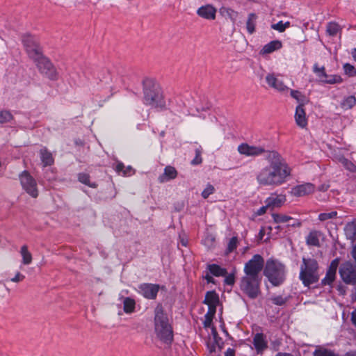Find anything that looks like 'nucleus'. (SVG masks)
I'll return each mask as SVG.
<instances>
[{
    "label": "nucleus",
    "instance_id": "nucleus-1",
    "mask_svg": "<svg viewBox=\"0 0 356 356\" xmlns=\"http://www.w3.org/2000/svg\"><path fill=\"white\" fill-rule=\"evenodd\" d=\"M269 165L263 168L257 175L259 185L278 186L286 181L291 175V168L276 151H268L265 156Z\"/></svg>",
    "mask_w": 356,
    "mask_h": 356
},
{
    "label": "nucleus",
    "instance_id": "nucleus-2",
    "mask_svg": "<svg viewBox=\"0 0 356 356\" xmlns=\"http://www.w3.org/2000/svg\"><path fill=\"white\" fill-rule=\"evenodd\" d=\"M144 103L154 108H163L165 106L159 84L153 79L146 78L143 81Z\"/></svg>",
    "mask_w": 356,
    "mask_h": 356
},
{
    "label": "nucleus",
    "instance_id": "nucleus-3",
    "mask_svg": "<svg viewBox=\"0 0 356 356\" xmlns=\"http://www.w3.org/2000/svg\"><path fill=\"white\" fill-rule=\"evenodd\" d=\"M154 314V330L157 337L164 343H171L173 338L172 329L161 305L156 307Z\"/></svg>",
    "mask_w": 356,
    "mask_h": 356
},
{
    "label": "nucleus",
    "instance_id": "nucleus-4",
    "mask_svg": "<svg viewBox=\"0 0 356 356\" xmlns=\"http://www.w3.org/2000/svg\"><path fill=\"white\" fill-rule=\"evenodd\" d=\"M319 265L314 258H302L300 268L299 279L306 287L317 283L320 279Z\"/></svg>",
    "mask_w": 356,
    "mask_h": 356
},
{
    "label": "nucleus",
    "instance_id": "nucleus-5",
    "mask_svg": "<svg viewBox=\"0 0 356 356\" xmlns=\"http://www.w3.org/2000/svg\"><path fill=\"white\" fill-rule=\"evenodd\" d=\"M264 275L273 286H280L286 278L285 266L278 260L270 258L265 264Z\"/></svg>",
    "mask_w": 356,
    "mask_h": 356
},
{
    "label": "nucleus",
    "instance_id": "nucleus-6",
    "mask_svg": "<svg viewBox=\"0 0 356 356\" xmlns=\"http://www.w3.org/2000/svg\"><path fill=\"white\" fill-rule=\"evenodd\" d=\"M261 277L243 275L239 283L240 290L250 299H256L261 293Z\"/></svg>",
    "mask_w": 356,
    "mask_h": 356
},
{
    "label": "nucleus",
    "instance_id": "nucleus-7",
    "mask_svg": "<svg viewBox=\"0 0 356 356\" xmlns=\"http://www.w3.org/2000/svg\"><path fill=\"white\" fill-rule=\"evenodd\" d=\"M264 266V258L260 254H256L245 264L244 274L250 277H261L260 273Z\"/></svg>",
    "mask_w": 356,
    "mask_h": 356
},
{
    "label": "nucleus",
    "instance_id": "nucleus-8",
    "mask_svg": "<svg viewBox=\"0 0 356 356\" xmlns=\"http://www.w3.org/2000/svg\"><path fill=\"white\" fill-rule=\"evenodd\" d=\"M22 42L29 56L35 63L44 57L41 47L31 35L24 36Z\"/></svg>",
    "mask_w": 356,
    "mask_h": 356
},
{
    "label": "nucleus",
    "instance_id": "nucleus-9",
    "mask_svg": "<svg viewBox=\"0 0 356 356\" xmlns=\"http://www.w3.org/2000/svg\"><path fill=\"white\" fill-rule=\"evenodd\" d=\"M19 180L23 189L32 197L38 196V190L35 179L26 170L19 175Z\"/></svg>",
    "mask_w": 356,
    "mask_h": 356
},
{
    "label": "nucleus",
    "instance_id": "nucleus-10",
    "mask_svg": "<svg viewBox=\"0 0 356 356\" xmlns=\"http://www.w3.org/2000/svg\"><path fill=\"white\" fill-rule=\"evenodd\" d=\"M339 273L346 284H356V265L350 261H346L340 266Z\"/></svg>",
    "mask_w": 356,
    "mask_h": 356
},
{
    "label": "nucleus",
    "instance_id": "nucleus-11",
    "mask_svg": "<svg viewBox=\"0 0 356 356\" xmlns=\"http://www.w3.org/2000/svg\"><path fill=\"white\" fill-rule=\"evenodd\" d=\"M313 72L319 79L321 82L327 84H334L340 83L342 82V79L339 75L331 74L328 75L325 72V68L324 66L319 67L317 63H315L313 66Z\"/></svg>",
    "mask_w": 356,
    "mask_h": 356
},
{
    "label": "nucleus",
    "instance_id": "nucleus-12",
    "mask_svg": "<svg viewBox=\"0 0 356 356\" xmlns=\"http://www.w3.org/2000/svg\"><path fill=\"white\" fill-rule=\"evenodd\" d=\"M39 71L51 80L58 79V72L54 65L46 57L42 58L36 62Z\"/></svg>",
    "mask_w": 356,
    "mask_h": 356
},
{
    "label": "nucleus",
    "instance_id": "nucleus-13",
    "mask_svg": "<svg viewBox=\"0 0 356 356\" xmlns=\"http://www.w3.org/2000/svg\"><path fill=\"white\" fill-rule=\"evenodd\" d=\"M237 149L241 154L246 156H257L268 152L261 146L250 145L248 143L239 145Z\"/></svg>",
    "mask_w": 356,
    "mask_h": 356
},
{
    "label": "nucleus",
    "instance_id": "nucleus-14",
    "mask_svg": "<svg viewBox=\"0 0 356 356\" xmlns=\"http://www.w3.org/2000/svg\"><path fill=\"white\" fill-rule=\"evenodd\" d=\"M339 259L338 258L332 260L327 270L325 277L321 280V285L331 286L336 278L337 270L339 266Z\"/></svg>",
    "mask_w": 356,
    "mask_h": 356
},
{
    "label": "nucleus",
    "instance_id": "nucleus-15",
    "mask_svg": "<svg viewBox=\"0 0 356 356\" xmlns=\"http://www.w3.org/2000/svg\"><path fill=\"white\" fill-rule=\"evenodd\" d=\"M140 293L147 299H155L159 290V285L144 283L139 286Z\"/></svg>",
    "mask_w": 356,
    "mask_h": 356
},
{
    "label": "nucleus",
    "instance_id": "nucleus-16",
    "mask_svg": "<svg viewBox=\"0 0 356 356\" xmlns=\"http://www.w3.org/2000/svg\"><path fill=\"white\" fill-rule=\"evenodd\" d=\"M286 195L283 194L272 193L265 201L267 207L273 209L281 207L286 202Z\"/></svg>",
    "mask_w": 356,
    "mask_h": 356
},
{
    "label": "nucleus",
    "instance_id": "nucleus-17",
    "mask_svg": "<svg viewBox=\"0 0 356 356\" xmlns=\"http://www.w3.org/2000/svg\"><path fill=\"white\" fill-rule=\"evenodd\" d=\"M266 81L269 87L279 91L284 92L289 90L284 83L278 79L273 74H268L266 76Z\"/></svg>",
    "mask_w": 356,
    "mask_h": 356
},
{
    "label": "nucleus",
    "instance_id": "nucleus-18",
    "mask_svg": "<svg viewBox=\"0 0 356 356\" xmlns=\"http://www.w3.org/2000/svg\"><path fill=\"white\" fill-rule=\"evenodd\" d=\"M197 14L204 19L213 20L216 18V9L213 6L207 4L199 8Z\"/></svg>",
    "mask_w": 356,
    "mask_h": 356
},
{
    "label": "nucleus",
    "instance_id": "nucleus-19",
    "mask_svg": "<svg viewBox=\"0 0 356 356\" xmlns=\"http://www.w3.org/2000/svg\"><path fill=\"white\" fill-rule=\"evenodd\" d=\"M253 344L257 353H261L268 348L266 335L263 333H257L253 337Z\"/></svg>",
    "mask_w": 356,
    "mask_h": 356
},
{
    "label": "nucleus",
    "instance_id": "nucleus-20",
    "mask_svg": "<svg viewBox=\"0 0 356 356\" xmlns=\"http://www.w3.org/2000/svg\"><path fill=\"white\" fill-rule=\"evenodd\" d=\"M178 172L175 167L172 165H167L164 168L163 173L160 175L158 177V181L160 183L168 182L177 177Z\"/></svg>",
    "mask_w": 356,
    "mask_h": 356
},
{
    "label": "nucleus",
    "instance_id": "nucleus-21",
    "mask_svg": "<svg viewBox=\"0 0 356 356\" xmlns=\"http://www.w3.org/2000/svg\"><path fill=\"white\" fill-rule=\"evenodd\" d=\"M314 191V186L313 184L307 183L294 187L292 189V193L295 196H304L310 194Z\"/></svg>",
    "mask_w": 356,
    "mask_h": 356
},
{
    "label": "nucleus",
    "instance_id": "nucleus-22",
    "mask_svg": "<svg viewBox=\"0 0 356 356\" xmlns=\"http://www.w3.org/2000/svg\"><path fill=\"white\" fill-rule=\"evenodd\" d=\"M295 120L297 125L301 128H305L307 125L305 111L303 106H298L296 109Z\"/></svg>",
    "mask_w": 356,
    "mask_h": 356
},
{
    "label": "nucleus",
    "instance_id": "nucleus-23",
    "mask_svg": "<svg viewBox=\"0 0 356 356\" xmlns=\"http://www.w3.org/2000/svg\"><path fill=\"white\" fill-rule=\"evenodd\" d=\"M40 155L44 167L51 165L54 163V159L53 158L52 154L48 151L46 147L40 149Z\"/></svg>",
    "mask_w": 356,
    "mask_h": 356
},
{
    "label": "nucleus",
    "instance_id": "nucleus-24",
    "mask_svg": "<svg viewBox=\"0 0 356 356\" xmlns=\"http://www.w3.org/2000/svg\"><path fill=\"white\" fill-rule=\"evenodd\" d=\"M282 47V42L280 40H273L266 44L262 48L261 53L263 54H270Z\"/></svg>",
    "mask_w": 356,
    "mask_h": 356
},
{
    "label": "nucleus",
    "instance_id": "nucleus-25",
    "mask_svg": "<svg viewBox=\"0 0 356 356\" xmlns=\"http://www.w3.org/2000/svg\"><path fill=\"white\" fill-rule=\"evenodd\" d=\"M203 302L207 305H218L219 302L218 295L214 291H207Z\"/></svg>",
    "mask_w": 356,
    "mask_h": 356
},
{
    "label": "nucleus",
    "instance_id": "nucleus-26",
    "mask_svg": "<svg viewBox=\"0 0 356 356\" xmlns=\"http://www.w3.org/2000/svg\"><path fill=\"white\" fill-rule=\"evenodd\" d=\"M346 236L354 242L356 239V223L355 222H348L345 227Z\"/></svg>",
    "mask_w": 356,
    "mask_h": 356
},
{
    "label": "nucleus",
    "instance_id": "nucleus-27",
    "mask_svg": "<svg viewBox=\"0 0 356 356\" xmlns=\"http://www.w3.org/2000/svg\"><path fill=\"white\" fill-rule=\"evenodd\" d=\"M257 15L255 13H250L246 22V29L250 34H252L255 31V26L257 23Z\"/></svg>",
    "mask_w": 356,
    "mask_h": 356
},
{
    "label": "nucleus",
    "instance_id": "nucleus-28",
    "mask_svg": "<svg viewBox=\"0 0 356 356\" xmlns=\"http://www.w3.org/2000/svg\"><path fill=\"white\" fill-rule=\"evenodd\" d=\"M306 243L308 245L320 246L319 234L316 231H312L306 237Z\"/></svg>",
    "mask_w": 356,
    "mask_h": 356
},
{
    "label": "nucleus",
    "instance_id": "nucleus-29",
    "mask_svg": "<svg viewBox=\"0 0 356 356\" xmlns=\"http://www.w3.org/2000/svg\"><path fill=\"white\" fill-rule=\"evenodd\" d=\"M207 269L212 275L216 277L225 276L227 273L225 268H222L217 264H209Z\"/></svg>",
    "mask_w": 356,
    "mask_h": 356
},
{
    "label": "nucleus",
    "instance_id": "nucleus-30",
    "mask_svg": "<svg viewBox=\"0 0 356 356\" xmlns=\"http://www.w3.org/2000/svg\"><path fill=\"white\" fill-rule=\"evenodd\" d=\"M20 254L22 257V264L24 265H29L32 261V255L28 250V247L26 245L22 246L20 250Z\"/></svg>",
    "mask_w": 356,
    "mask_h": 356
},
{
    "label": "nucleus",
    "instance_id": "nucleus-31",
    "mask_svg": "<svg viewBox=\"0 0 356 356\" xmlns=\"http://www.w3.org/2000/svg\"><path fill=\"white\" fill-rule=\"evenodd\" d=\"M135 300L129 297L125 298L123 300V309L125 313L130 314L135 309Z\"/></svg>",
    "mask_w": 356,
    "mask_h": 356
},
{
    "label": "nucleus",
    "instance_id": "nucleus-32",
    "mask_svg": "<svg viewBox=\"0 0 356 356\" xmlns=\"http://www.w3.org/2000/svg\"><path fill=\"white\" fill-rule=\"evenodd\" d=\"M291 95L299 103L298 106H304L308 102L307 97L298 90H291Z\"/></svg>",
    "mask_w": 356,
    "mask_h": 356
},
{
    "label": "nucleus",
    "instance_id": "nucleus-33",
    "mask_svg": "<svg viewBox=\"0 0 356 356\" xmlns=\"http://www.w3.org/2000/svg\"><path fill=\"white\" fill-rule=\"evenodd\" d=\"M356 104V98L353 95L348 96L343 99L341 107L345 110L352 108Z\"/></svg>",
    "mask_w": 356,
    "mask_h": 356
},
{
    "label": "nucleus",
    "instance_id": "nucleus-34",
    "mask_svg": "<svg viewBox=\"0 0 356 356\" xmlns=\"http://www.w3.org/2000/svg\"><path fill=\"white\" fill-rule=\"evenodd\" d=\"M78 180L85 184V185H87L88 186H90V188H95L97 187V184L95 182H90V175L87 173H79L78 175Z\"/></svg>",
    "mask_w": 356,
    "mask_h": 356
},
{
    "label": "nucleus",
    "instance_id": "nucleus-35",
    "mask_svg": "<svg viewBox=\"0 0 356 356\" xmlns=\"http://www.w3.org/2000/svg\"><path fill=\"white\" fill-rule=\"evenodd\" d=\"M272 218L274 222L277 224L288 222L293 220L292 217L282 213H273Z\"/></svg>",
    "mask_w": 356,
    "mask_h": 356
},
{
    "label": "nucleus",
    "instance_id": "nucleus-36",
    "mask_svg": "<svg viewBox=\"0 0 356 356\" xmlns=\"http://www.w3.org/2000/svg\"><path fill=\"white\" fill-rule=\"evenodd\" d=\"M340 31L339 25L336 22H329L327 25L326 31L331 36L336 35Z\"/></svg>",
    "mask_w": 356,
    "mask_h": 356
},
{
    "label": "nucleus",
    "instance_id": "nucleus-37",
    "mask_svg": "<svg viewBox=\"0 0 356 356\" xmlns=\"http://www.w3.org/2000/svg\"><path fill=\"white\" fill-rule=\"evenodd\" d=\"M314 356H339L333 351L324 348H319L314 352Z\"/></svg>",
    "mask_w": 356,
    "mask_h": 356
},
{
    "label": "nucleus",
    "instance_id": "nucleus-38",
    "mask_svg": "<svg viewBox=\"0 0 356 356\" xmlns=\"http://www.w3.org/2000/svg\"><path fill=\"white\" fill-rule=\"evenodd\" d=\"M13 119L12 113L7 110H3L0 111V123H7L10 122Z\"/></svg>",
    "mask_w": 356,
    "mask_h": 356
},
{
    "label": "nucleus",
    "instance_id": "nucleus-39",
    "mask_svg": "<svg viewBox=\"0 0 356 356\" xmlns=\"http://www.w3.org/2000/svg\"><path fill=\"white\" fill-rule=\"evenodd\" d=\"M290 26V22H286L285 23H283L282 21H280L279 22L276 24H273L271 25V29L278 31L279 32H284L286 29L289 28Z\"/></svg>",
    "mask_w": 356,
    "mask_h": 356
},
{
    "label": "nucleus",
    "instance_id": "nucleus-40",
    "mask_svg": "<svg viewBox=\"0 0 356 356\" xmlns=\"http://www.w3.org/2000/svg\"><path fill=\"white\" fill-rule=\"evenodd\" d=\"M337 212L332 211L330 213H321L318 215V220L321 221H325L330 219H333L337 218Z\"/></svg>",
    "mask_w": 356,
    "mask_h": 356
},
{
    "label": "nucleus",
    "instance_id": "nucleus-41",
    "mask_svg": "<svg viewBox=\"0 0 356 356\" xmlns=\"http://www.w3.org/2000/svg\"><path fill=\"white\" fill-rule=\"evenodd\" d=\"M343 68L345 74L348 75L349 76H356V68L353 65L349 63H345L343 65Z\"/></svg>",
    "mask_w": 356,
    "mask_h": 356
},
{
    "label": "nucleus",
    "instance_id": "nucleus-42",
    "mask_svg": "<svg viewBox=\"0 0 356 356\" xmlns=\"http://www.w3.org/2000/svg\"><path fill=\"white\" fill-rule=\"evenodd\" d=\"M237 243H238L237 237H236V236L232 237L228 243L227 248L226 250L227 253L228 254V253L233 252L236 248Z\"/></svg>",
    "mask_w": 356,
    "mask_h": 356
},
{
    "label": "nucleus",
    "instance_id": "nucleus-43",
    "mask_svg": "<svg viewBox=\"0 0 356 356\" xmlns=\"http://www.w3.org/2000/svg\"><path fill=\"white\" fill-rule=\"evenodd\" d=\"M195 158L191 161V163L193 165H196L202 163V150L200 148H197L195 149Z\"/></svg>",
    "mask_w": 356,
    "mask_h": 356
},
{
    "label": "nucleus",
    "instance_id": "nucleus-44",
    "mask_svg": "<svg viewBox=\"0 0 356 356\" xmlns=\"http://www.w3.org/2000/svg\"><path fill=\"white\" fill-rule=\"evenodd\" d=\"M215 188L211 184H208L202 192V196L203 198L207 199L210 195L213 194Z\"/></svg>",
    "mask_w": 356,
    "mask_h": 356
},
{
    "label": "nucleus",
    "instance_id": "nucleus-45",
    "mask_svg": "<svg viewBox=\"0 0 356 356\" xmlns=\"http://www.w3.org/2000/svg\"><path fill=\"white\" fill-rule=\"evenodd\" d=\"M270 300L274 305L279 306L284 305L286 302V298H283L282 296L272 297Z\"/></svg>",
    "mask_w": 356,
    "mask_h": 356
},
{
    "label": "nucleus",
    "instance_id": "nucleus-46",
    "mask_svg": "<svg viewBox=\"0 0 356 356\" xmlns=\"http://www.w3.org/2000/svg\"><path fill=\"white\" fill-rule=\"evenodd\" d=\"M344 167L350 170V172H354L356 169V166L354 163H353L351 161H348L346 159H343L341 161Z\"/></svg>",
    "mask_w": 356,
    "mask_h": 356
},
{
    "label": "nucleus",
    "instance_id": "nucleus-47",
    "mask_svg": "<svg viewBox=\"0 0 356 356\" xmlns=\"http://www.w3.org/2000/svg\"><path fill=\"white\" fill-rule=\"evenodd\" d=\"M204 319L203 321V325L204 327H209L211 325L213 318L209 314H205L204 316Z\"/></svg>",
    "mask_w": 356,
    "mask_h": 356
},
{
    "label": "nucleus",
    "instance_id": "nucleus-48",
    "mask_svg": "<svg viewBox=\"0 0 356 356\" xmlns=\"http://www.w3.org/2000/svg\"><path fill=\"white\" fill-rule=\"evenodd\" d=\"M235 282V277L234 274L225 275V283L227 285H233Z\"/></svg>",
    "mask_w": 356,
    "mask_h": 356
},
{
    "label": "nucleus",
    "instance_id": "nucleus-49",
    "mask_svg": "<svg viewBox=\"0 0 356 356\" xmlns=\"http://www.w3.org/2000/svg\"><path fill=\"white\" fill-rule=\"evenodd\" d=\"M135 173L134 169L129 165L127 167H125V168L123 170L122 175L123 176H131Z\"/></svg>",
    "mask_w": 356,
    "mask_h": 356
},
{
    "label": "nucleus",
    "instance_id": "nucleus-50",
    "mask_svg": "<svg viewBox=\"0 0 356 356\" xmlns=\"http://www.w3.org/2000/svg\"><path fill=\"white\" fill-rule=\"evenodd\" d=\"M287 227H300L302 225L301 222L298 219L291 220V221L288 222Z\"/></svg>",
    "mask_w": 356,
    "mask_h": 356
},
{
    "label": "nucleus",
    "instance_id": "nucleus-51",
    "mask_svg": "<svg viewBox=\"0 0 356 356\" xmlns=\"http://www.w3.org/2000/svg\"><path fill=\"white\" fill-rule=\"evenodd\" d=\"M124 168V165L122 163L119 162L115 165V170L119 175H122Z\"/></svg>",
    "mask_w": 356,
    "mask_h": 356
},
{
    "label": "nucleus",
    "instance_id": "nucleus-52",
    "mask_svg": "<svg viewBox=\"0 0 356 356\" xmlns=\"http://www.w3.org/2000/svg\"><path fill=\"white\" fill-rule=\"evenodd\" d=\"M24 275L18 272L17 273L15 276L10 280V281L13 282H19L22 281L24 279Z\"/></svg>",
    "mask_w": 356,
    "mask_h": 356
},
{
    "label": "nucleus",
    "instance_id": "nucleus-53",
    "mask_svg": "<svg viewBox=\"0 0 356 356\" xmlns=\"http://www.w3.org/2000/svg\"><path fill=\"white\" fill-rule=\"evenodd\" d=\"M208 312L205 314H209L211 316L213 317L216 312L217 305H208Z\"/></svg>",
    "mask_w": 356,
    "mask_h": 356
},
{
    "label": "nucleus",
    "instance_id": "nucleus-54",
    "mask_svg": "<svg viewBox=\"0 0 356 356\" xmlns=\"http://www.w3.org/2000/svg\"><path fill=\"white\" fill-rule=\"evenodd\" d=\"M268 208H269V207H267V204H266L265 206L261 207V208H259L257 210V211L256 212V214L257 216H261V215L264 214L266 212V210Z\"/></svg>",
    "mask_w": 356,
    "mask_h": 356
},
{
    "label": "nucleus",
    "instance_id": "nucleus-55",
    "mask_svg": "<svg viewBox=\"0 0 356 356\" xmlns=\"http://www.w3.org/2000/svg\"><path fill=\"white\" fill-rule=\"evenodd\" d=\"M350 321L353 325L356 327V308L351 313Z\"/></svg>",
    "mask_w": 356,
    "mask_h": 356
},
{
    "label": "nucleus",
    "instance_id": "nucleus-56",
    "mask_svg": "<svg viewBox=\"0 0 356 356\" xmlns=\"http://www.w3.org/2000/svg\"><path fill=\"white\" fill-rule=\"evenodd\" d=\"M225 356H234L235 355V350L233 348H228L225 353Z\"/></svg>",
    "mask_w": 356,
    "mask_h": 356
},
{
    "label": "nucleus",
    "instance_id": "nucleus-57",
    "mask_svg": "<svg viewBox=\"0 0 356 356\" xmlns=\"http://www.w3.org/2000/svg\"><path fill=\"white\" fill-rule=\"evenodd\" d=\"M353 285L354 286V289L351 294V299L353 301L356 302V284Z\"/></svg>",
    "mask_w": 356,
    "mask_h": 356
},
{
    "label": "nucleus",
    "instance_id": "nucleus-58",
    "mask_svg": "<svg viewBox=\"0 0 356 356\" xmlns=\"http://www.w3.org/2000/svg\"><path fill=\"white\" fill-rule=\"evenodd\" d=\"M275 356H293L292 354L291 353H278L275 355Z\"/></svg>",
    "mask_w": 356,
    "mask_h": 356
},
{
    "label": "nucleus",
    "instance_id": "nucleus-59",
    "mask_svg": "<svg viewBox=\"0 0 356 356\" xmlns=\"http://www.w3.org/2000/svg\"><path fill=\"white\" fill-rule=\"evenodd\" d=\"M205 279L208 282H213V278L209 275H207Z\"/></svg>",
    "mask_w": 356,
    "mask_h": 356
},
{
    "label": "nucleus",
    "instance_id": "nucleus-60",
    "mask_svg": "<svg viewBox=\"0 0 356 356\" xmlns=\"http://www.w3.org/2000/svg\"><path fill=\"white\" fill-rule=\"evenodd\" d=\"M338 291H339L341 294H343H343L345 293V292H346L345 289H343V286H338Z\"/></svg>",
    "mask_w": 356,
    "mask_h": 356
},
{
    "label": "nucleus",
    "instance_id": "nucleus-61",
    "mask_svg": "<svg viewBox=\"0 0 356 356\" xmlns=\"http://www.w3.org/2000/svg\"><path fill=\"white\" fill-rule=\"evenodd\" d=\"M353 59L356 61V49H353L351 52Z\"/></svg>",
    "mask_w": 356,
    "mask_h": 356
},
{
    "label": "nucleus",
    "instance_id": "nucleus-62",
    "mask_svg": "<svg viewBox=\"0 0 356 356\" xmlns=\"http://www.w3.org/2000/svg\"><path fill=\"white\" fill-rule=\"evenodd\" d=\"M347 355H348V356H356V351H355V352H351V353H347Z\"/></svg>",
    "mask_w": 356,
    "mask_h": 356
},
{
    "label": "nucleus",
    "instance_id": "nucleus-63",
    "mask_svg": "<svg viewBox=\"0 0 356 356\" xmlns=\"http://www.w3.org/2000/svg\"><path fill=\"white\" fill-rule=\"evenodd\" d=\"M181 243H182V245H184V246H186V243L184 240H182V241H181Z\"/></svg>",
    "mask_w": 356,
    "mask_h": 356
},
{
    "label": "nucleus",
    "instance_id": "nucleus-64",
    "mask_svg": "<svg viewBox=\"0 0 356 356\" xmlns=\"http://www.w3.org/2000/svg\"><path fill=\"white\" fill-rule=\"evenodd\" d=\"M275 229H280V226L277 225V227H275Z\"/></svg>",
    "mask_w": 356,
    "mask_h": 356
}]
</instances>
